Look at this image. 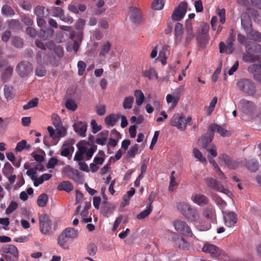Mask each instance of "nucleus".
Returning a JSON list of instances; mask_svg holds the SVG:
<instances>
[{"label":"nucleus","mask_w":261,"mask_h":261,"mask_svg":"<svg viewBox=\"0 0 261 261\" xmlns=\"http://www.w3.org/2000/svg\"><path fill=\"white\" fill-rule=\"evenodd\" d=\"M246 53L242 58L244 62L254 63L259 60L261 56V45L257 43L247 42L245 44Z\"/></svg>","instance_id":"1"},{"label":"nucleus","mask_w":261,"mask_h":261,"mask_svg":"<svg viewBox=\"0 0 261 261\" xmlns=\"http://www.w3.org/2000/svg\"><path fill=\"white\" fill-rule=\"evenodd\" d=\"M79 232L72 227H67L59 235L57 239L59 246L65 250L69 249V245L72 240L77 238Z\"/></svg>","instance_id":"2"},{"label":"nucleus","mask_w":261,"mask_h":261,"mask_svg":"<svg viewBox=\"0 0 261 261\" xmlns=\"http://www.w3.org/2000/svg\"><path fill=\"white\" fill-rule=\"evenodd\" d=\"M240 90L250 96L256 92V86L254 82L247 79H241L237 83Z\"/></svg>","instance_id":"3"},{"label":"nucleus","mask_w":261,"mask_h":261,"mask_svg":"<svg viewBox=\"0 0 261 261\" xmlns=\"http://www.w3.org/2000/svg\"><path fill=\"white\" fill-rule=\"evenodd\" d=\"M209 30L210 26L206 23L202 24L199 27L196 39L201 47H205L208 43L210 39Z\"/></svg>","instance_id":"4"},{"label":"nucleus","mask_w":261,"mask_h":261,"mask_svg":"<svg viewBox=\"0 0 261 261\" xmlns=\"http://www.w3.org/2000/svg\"><path fill=\"white\" fill-rule=\"evenodd\" d=\"M202 252L206 254H209L212 257L218 258L221 255H225L224 251L218 246L206 242L204 244L202 248Z\"/></svg>","instance_id":"5"},{"label":"nucleus","mask_w":261,"mask_h":261,"mask_svg":"<svg viewBox=\"0 0 261 261\" xmlns=\"http://www.w3.org/2000/svg\"><path fill=\"white\" fill-rule=\"evenodd\" d=\"M39 223L40 232L47 235L51 230V221L46 214H42L39 217Z\"/></svg>","instance_id":"6"},{"label":"nucleus","mask_w":261,"mask_h":261,"mask_svg":"<svg viewBox=\"0 0 261 261\" xmlns=\"http://www.w3.org/2000/svg\"><path fill=\"white\" fill-rule=\"evenodd\" d=\"M32 64L27 61L19 62L16 68L17 74L21 77H27L33 71Z\"/></svg>","instance_id":"7"},{"label":"nucleus","mask_w":261,"mask_h":261,"mask_svg":"<svg viewBox=\"0 0 261 261\" xmlns=\"http://www.w3.org/2000/svg\"><path fill=\"white\" fill-rule=\"evenodd\" d=\"M173 225L175 229L178 233L182 235L188 236L191 237L193 236V234L190 227L186 222L181 220H176L174 221Z\"/></svg>","instance_id":"8"},{"label":"nucleus","mask_w":261,"mask_h":261,"mask_svg":"<svg viewBox=\"0 0 261 261\" xmlns=\"http://www.w3.org/2000/svg\"><path fill=\"white\" fill-rule=\"evenodd\" d=\"M187 2H181L172 14V19L175 21H179L182 19L187 12Z\"/></svg>","instance_id":"9"},{"label":"nucleus","mask_w":261,"mask_h":261,"mask_svg":"<svg viewBox=\"0 0 261 261\" xmlns=\"http://www.w3.org/2000/svg\"><path fill=\"white\" fill-rule=\"evenodd\" d=\"M204 180L207 186L213 190L224 194H227L228 192V190L224 188L222 184L212 177L205 178Z\"/></svg>","instance_id":"10"},{"label":"nucleus","mask_w":261,"mask_h":261,"mask_svg":"<svg viewBox=\"0 0 261 261\" xmlns=\"http://www.w3.org/2000/svg\"><path fill=\"white\" fill-rule=\"evenodd\" d=\"M184 119V116L174 114L170 120V124L171 126H175L182 131L186 128V123H185Z\"/></svg>","instance_id":"11"},{"label":"nucleus","mask_w":261,"mask_h":261,"mask_svg":"<svg viewBox=\"0 0 261 261\" xmlns=\"http://www.w3.org/2000/svg\"><path fill=\"white\" fill-rule=\"evenodd\" d=\"M239 107L243 113L247 115L251 114L255 109L253 102L245 99L240 100Z\"/></svg>","instance_id":"12"},{"label":"nucleus","mask_w":261,"mask_h":261,"mask_svg":"<svg viewBox=\"0 0 261 261\" xmlns=\"http://www.w3.org/2000/svg\"><path fill=\"white\" fill-rule=\"evenodd\" d=\"M115 205L107 201H103L101 204L100 213L105 217L108 218L115 211Z\"/></svg>","instance_id":"13"},{"label":"nucleus","mask_w":261,"mask_h":261,"mask_svg":"<svg viewBox=\"0 0 261 261\" xmlns=\"http://www.w3.org/2000/svg\"><path fill=\"white\" fill-rule=\"evenodd\" d=\"M55 130L51 126H48L47 129L50 137L54 140L58 139L66 135L67 130L64 127L56 128Z\"/></svg>","instance_id":"14"},{"label":"nucleus","mask_w":261,"mask_h":261,"mask_svg":"<svg viewBox=\"0 0 261 261\" xmlns=\"http://www.w3.org/2000/svg\"><path fill=\"white\" fill-rule=\"evenodd\" d=\"M213 135L212 133L207 130V132L204 135L200 137L198 141V145L203 149H206L213 139Z\"/></svg>","instance_id":"15"},{"label":"nucleus","mask_w":261,"mask_h":261,"mask_svg":"<svg viewBox=\"0 0 261 261\" xmlns=\"http://www.w3.org/2000/svg\"><path fill=\"white\" fill-rule=\"evenodd\" d=\"M249 72L253 74V78L261 83V61L259 64H253L248 67Z\"/></svg>","instance_id":"16"},{"label":"nucleus","mask_w":261,"mask_h":261,"mask_svg":"<svg viewBox=\"0 0 261 261\" xmlns=\"http://www.w3.org/2000/svg\"><path fill=\"white\" fill-rule=\"evenodd\" d=\"M191 199L193 202L200 206L206 205L209 202L208 198L200 193L193 194L191 197Z\"/></svg>","instance_id":"17"},{"label":"nucleus","mask_w":261,"mask_h":261,"mask_svg":"<svg viewBox=\"0 0 261 261\" xmlns=\"http://www.w3.org/2000/svg\"><path fill=\"white\" fill-rule=\"evenodd\" d=\"M183 33V25L179 22H177L175 25L174 30V39L175 44H177L181 42Z\"/></svg>","instance_id":"18"},{"label":"nucleus","mask_w":261,"mask_h":261,"mask_svg":"<svg viewBox=\"0 0 261 261\" xmlns=\"http://www.w3.org/2000/svg\"><path fill=\"white\" fill-rule=\"evenodd\" d=\"M208 130L209 132H210V133H212L213 137L214 136V133L215 131H216L223 137H227L230 135V133L229 131H227L223 127L215 123H212L210 124Z\"/></svg>","instance_id":"19"},{"label":"nucleus","mask_w":261,"mask_h":261,"mask_svg":"<svg viewBox=\"0 0 261 261\" xmlns=\"http://www.w3.org/2000/svg\"><path fill=\"white\" fill-rule=\"evenodd\" d=\"M186 37L185 45L188 46L191 41L194 38L195 35L193 32L192 23L190 21L187 20L186 22Z\"/></svg>","instance_id":"20"},{"label":"nucleus","mask_w":261,"mask_h":261,"mask_svg":"<svg viewBox=\"0 0 261 261\" xmlns=\"http://www.w3.org/2000/svg\"><path fill=\"white\" fill-rule=\"evenodd\" d=\"M173 241L176 247L182 250H188L190 247L189 243L180 236L173 237Z\"/></svg>","instance_id":"21"},{"label":"nucleus","mask_w":261,"mask_h":261,"mask_svg":"<svg viewBox=\"0 0 261 261\" xmlns=\"http://www.w3.org/2000/svg\"><path fill=\"white\" fill-rule=\"evenodd\" d=\"M224 218L225 224L228 227H231L237 223V215L234 212H226L224 215Z\"/></svg>","instance_id":"22"},{"label":"nucleus","mask_w":261,"mask_h":261,"mask_svg":"<svg viewBox=\"0 0 261 261\" xmlns=\"http://www.w3.org/2000/svg\"><path fill=\"white\" fill-rule=\"evenodd\" d=\"M2 251L4 253L10 254L13 257L18 258V251L17 247L14 245L6 244L2 247Z\"/></svg>","instance_id":"23"},{"label":"nucleus","mask_w":261,"mask_h":261,"mask_svg":"<svg viewBox=\"0 0 261 261\" xmlns=\"http://www.w3.org/2000/svg\"><path fill=\"white\" fill-rule=\"evenodd\" d=\"M219 159L223 161L225 165L230 169H235L238 166V162L232 160L230 157L226 154H220L219 156Z\"/></svg>","instance_id":"24"},{"label":"nucleus","mask_w":261,"mask_h":261,"mask_svg":"<svg viewBox=\"0 0 261 261\" xmlns=\"http://www.w3.org/2000/svg\"><path fill=\"white\" fill-rule=\"evenodd\" d=\"M202 215L204 218L210 221L216 219V215L214 208L212 206H207L203 209Z\"/></svg>","instance_id":"25"},{"label":"nucleus","mask_w":261,"mask_h":261,"mask_svg":"<svg viewBox=\"0 0 261 261\" xmlns=\"http://www.w3.org/2000/svg\"><path fill=\"white\" fill-rule=\"evenodd\" d=\"M184 216L188 219L191 220L194 223L198 220L199 214L198 210L194 207L191 206L187 211V212L185 214Z\"/></svg>","instance_id":"26"},{"label":"nucleus","mask_w":261,"mask_h":261,"mask_svg":"<svg viewBox=\"0 0 261 261\" xmlns=\"http://www.w3.org/2000/svg\"><path fill=\"white\" fill-rule=\"evenodd\" d=\"M241 18L242 26L246 33L251 29V20L249 15L245 12L242 14Z\"/></svg>","instance_id":"27"},{"label":"nucleus","mask_w":261,"mask_h":261,"mask_svg":"<svg viewBox=\"0 0 261 261\" xmlns=\"http://www.w3.org/2000/svg\"><path fill=\"white\" fill-rule=\"evenodd\" d=\"M54 33V30L51 28H43L40 30L38 37L43 40H46L50 38Z\"/></svg>","instance_id":"28"},{"label":"nucleus","mask_w":261,"mask_h":261,"mask_svg":"<svg viewBox=\"0 0 261 261\" xmlns=\"http://www.w3.org/2000/svg\"><path fill=\"white\" fill-rule=\"evenodd\" d=\"M87 126V124L82 121H77L73 125L74 130L83 137L86 135Z\"/></svg>","instance_id":"29"},{"label":"nucleus","mask_w":261,"mask_h":261,"mask_svg":"<svg viewBox=\"0 0 261 261\" xmlns=\"http://www.w3.org/2000/svg\"><path fill=\"white\" fill-rule=\"evenodd\" d=\"M130 19L135 23H139L142 21V17L139 9L131 7L130 9Z\"/></svg>","instance_id":"30"},{"label":"nucleus","mask_w":261,"mask_h":261,"mask_svg":"<svg viewBox=\"0 0 261 261\" xmlns=\"http://www.w3.org/2000/svg\"><path fill=\"white\" fill-rule=\"evenodd\" d=\"M74 141L73 140L66 141L61 148V155L63 156L68 157L70 155V148H73L72 145Z\"/></svg>","instance_id":"31"},{"label":"nucleus","mask_w":261,"mask_h":261,"mask_svg":"<svg viewBox=\"0 0 261 261\" xmlns=\"http://www.w3.org/2000/svg\"><path fill=\"white\" fill-rule=\"evenodd\" d=\"M211 222L208 220H201L200 221H196L194 223V225L196 228L200 231H206L211 228Z\"/></svg>","instance_id":"32"},{"label":"nucleus","mask_w":261,"mask_h":261,"mask_svg":"<svg viewBox=\"0 0 261 261\" xmlns=\"http://www.w3.org/2000/svg\"><path fill=\"white\" fill-rule=\"evenodd\" d=\"M120 118L119 114H111L108 115L105 119V123L110 126H113Z\"/></svg>","instance_id":"33"},{"label":"nucleus","mask_w":261,"mask_h":261,"mask_svg":"<svg viewBox=\"0 0 261 261\" xmlns=\"http://www.w3.org/2000/svg\"><path fill=\"white\" fill-rule=\"evenodd\" d=\"M246 33L249 39L257 42L261 41V33L259 32L251 29Z\"/></svg>","instance_id":"34"},{"label":"nucleus","mask_w":261,"mask_h":261,"mask_svg":"<svg viewBox=\"0 0 261 261\" xmlns=\"http://www.w3.org/2000/svg\"><path fill=\"white\" fill-rule=\"evenodd\" d=\"M247 169L251 172H256L259 167L258 162L254 159L248 160L246 163Z\"/></svg>","instance_id":"35"},{"label":"nucleus","mask_w":261,"mask_h":261,"mask_svg":"<svg viewBox=\"0 0 261 261\" xmlns=\"http://www.w3.org/2000/svg\"><path fill=\"white\" fill-rule=\"evenodd\" d=\"M111 46L112 44L109 41H107L103 42L99 53V56L100 58H105L106 55L110 52Z\"/></svg>","instance_id":"36"},{"label":"nucleus","mask_w":261,"mask_h":261,"mask_svg":"<svg viewBox=\"0 0 261 261\" xmlns=\"http://www.w3.org/2000/svg\"><path fill=\"white\" fill-rule=\"evenodd\" d=\"M46 11L48 13H50L52 16L59 17V18L64 11L62 8L59 7H52L50 9L47 8Z\"/></svg>","instance_id":"37"},{"label":"nucleus","mask_w":261,"mask_h":261,"mask_svg":"<svg viewBox=\"0 0 261 261\" xmlns=\"http://www.w3.org/2000/svg\"><path fill=\"white\" fill-rule=\"evenodd\" d=\"M57 188L59 191H65L68 193L73 189V187L69 181H63L58 185Z\"/></svg>","instance_id":"38"},{"label":"nucleus","mask_w":261,"mask_h":261,"mask_svg":"<svg viewBox=\"0 0 261 261\" xmlns=\"http://www.w3.org/2000/svg\"><path fill=\"white\" fill-rule=\"evenodd\" d=\"M142 74L144 77H147L149 80H152L153 77L156 80H158L159 78L158 73L153 68H150L148 70H143Z\"/></svg>","instance_id":"39"},{"label":"nucleus","mask_w":261,"mask_h":261,"mask_svg":"<svg viewBox=\"0 0 261 261\" xmlns=\"http://www.w3.org/2000/svg\"><path fill=\"white\" fill-rule=\"evenodd\" d=\"M2 14L7 17H11L15 14V12L10 6L5 4L2 8Z\"/></svg>","instance_id":"40"},{"label":"nucleus","mask_w":261,"mask_h":261,"mask_svg":"<svg viewBox=\"0 0 261 261\" xmlns=\"http://www.w3.org/2000/svg\"><path fill=\"white\" fill-rule=\"evenodd\" d=\"M4 95L7 100H10L13 98L14 89L12 86L5 85L4 88Z\"/></svg>","instance_id":"41"},{"label":"nucleus","mask_w":261,"mask_h":261,"mask_svg":"<svg viewBox=\"0 0 261 261\" xmlns=\"http://www.w3.org/2000/svg\"><path fill=\"white\" fill-rule=\"evenodd\" d=\"M235 41V35L232 33L229 34L228 38L226 41V44L227 46V49L229 50L228 54H231L234 48L233 47V42Z\"/></svg>","instance_id":"42"},{"label":"nucleus","mask_w":261,"mask_h":261,"mask_svg":"<svg viewBox=\"0 0 261 261\" xmlns=\"http://www.w3.org/2000/svg\"><path fill=\"white\" fill-rule=\"evenodd\" d=\"M134 96L136 97V102L137 106H141L144 100V95L142 91L136 90L134 92Z\"/></svg>","instance_id":"43"},{"label":"nucleus","mask_w":261,"mask_h":261,"mask_svg":"<svg viewBox=\"0 0 261 261\" xmlns=\"http://www.w3.org/2000/svg\"><path fill=\"white\" fill-rule=\"evenodd\" d=\"M152 211V206L151 204H148L146 209L141 212L137 216L138 219H143L147 217Z\"/></svg>","instance_id":"44"},{"label":"nucleus","mask_w":261,"mask_h":261,"mask_svg":"<svg viewBox=\"0 0 261 261\" xmlns=\"http://www.w3.org/2000/svg\"><path fill=\"white\" fill-rule=\"evenodd\" d=\"M11 43L13 46L17 48H22L23 45L22 39L17 36H13L12 38Z\"/></svg>","instance_id":"45"},{"label":"nucleus","mask_w":261,"mask_h":261,"mask_svg":"<svg viewBox=\"0 0 261 261\" xmlns=\"http://www.w3.org/2000/svg\"><path fill=\"white\" fill-rule=\"evenodd\" d=\"M48 197L46 194H41L37 199V204L40 207H44L47 204Z\"/></svg>","instance_id":"46"},{"label":"nucleus","mask_w":261,"mask_h":261,"mask_svg":"<svg viewBox=\"0 0 261 261\" xmlns=\"http://www.w3.org/2000/svg\"><path fill=\"white\" fill-rule=\"evenodd\" d=\"M2 171L5 176H8L13 173L14 168L9 162H7L5 164Z\"/></svg>","instance_id":"47"},{"label":"nucleus","mask_w":261,"mask_h":261,"mask_svg":"<svg viewBox=\"0 0 261 261\" xmlns=\"http://www.w3.org/2000/svg\"><path fill=\"white\" fill-rule=\"evenodd\" d=\"M193 153L194 156L201 163L203 164H206V160L205 157L202 155V153L196 148H194L193 150Z\"/></svg>","instance_id":"48"},{"label":"nucleus","mask_w":261,"mask_h":261,"mask_svg":"<svg viewBox=\"0 0 261 261\" xmlns=\"http://www.w3.org/2000/svg\"><path fill=\"white\" fill-rule=\"evenodd\" d=\"M8 27L12 30H17L20 26V22L16 19H11L7 21Z\"/></svg>","instance_id":"49"},{"label":"nucleus","mask_w":261,"mask_h":261,"mask_svg":"<svg viewBox=\"0 0 261 261\" xmlns=\"http://www.w3.org/2000/svg\"><path fill=\"white\" fill-rule=\"evenodd\" d=\"M13 69L11 67H8L2 74V79L4 82H6L12 75Z\"/></svg>","instance_id":"50"},{"label":"nucleus","mask_w":261,"mask_h":261,"mask_svg":"<svg viewBox=\"0 0 261 261\" xmlns=\"http://www.w3.org/2000/svg\"><path fill=\"white\" fill-rule=\"evenodd\" d=\"M30 147V145H27V141L25 140H22L21 141L18 142L15 148L16 152H20L25 148L29 149Z\"/></svg>","instance_id":"51"},{"label":"nucleus","mask_w":261,"mask_h":261,"mask_svg":"<svg viewBox=\"0 0 261 261\" xmlns=\"http://www.w3.org/2000/svg\"><path fill=\"white\" fill-rule=\"evenodd\" d=\"M139 150V145L137 144H135L133 146L130 147L129 150L127 152V158H134L135 155L138 152Z\"/></svg>","instance_id":"52"},{"label":"nucleus","mask_w":261,"mask_h":261,"mask_svg":"<svg viewBox=\"0 0 261 261\" xmlns=\"http://www.w3.org/2000/svg\"><path fill=\"white\" fill-rule=\"evenodd\" d=\"M191 205L185 202H179L177 204L178 210L184 216L187 211L190 208Z\"/></svg>","instance_id":"53"},{"label":"nucleus","mask_w":261,"mask_h":261,"mask_svg":"<svg viewBox=\"0 0 261 261\" xmlns=\"http://www.w3.org/2000/svg\"><path fill=\"white\" fill-rule=\"evenodd\" d=\"M134 98L133 96H128L125 98L123 102V107L125 109H130L132 108Z\"/></svg>","instance_id":"54"},{"label":"nucleus","mask_w":261,"mask_h":261,"mask_svg":"<svg viewBox=\"0 0 261 261\" xmlns=\"http://www.w3.org/2000/svg\"><path fill=\"white\" fill-rule=\"evenodd\" d=\"M51 120L53 125L56 128L61 127L62 121L60 117L56 114H53L51 115Z\"/></svg>","instance_id":"55"},{"label":"nucleus","mask_w":261,"mask_h":261,"mask_svg":"<svg viewBox=\"0 0 261 261\" xmlns=\"http://www.w3.org/2000/svg\"><path fill=\"white\" fill-rule=\"evenodd\" d=\"M65 107L67 109L72 111H75L77 108V105L74 100L72 99H68L66 100Z\"/></svg>","instance_id":"56"},{"label":"nucleus","mask_w":261,"mask_h":261,"mask_svg":"<svg viewBox=\"0 0 261 261\" xmlns=\"http://www.w3.org/2000/svg\"><path fill=\"white\" fill-rule=\"evenodd\" d=\"M165 0H154L152 4V8L154 10H159L163 8Z\"/></svg>","instance_id":"57"},{"label":"nucleus","mask_w":261,"mask_h":261,"mask_svg":"<svg viewBox=\"0 0 261 261\" xmlns=\"http://www.w3.org/2000/svg\"><path fill=\"white\" fill-rule=\"evenodd\" d=\"M38 105V99L37 98H34L30 100L27 104L23 106L24 110H28L29 109L35 108Z\"/></svg>","instance_id":"58"},{"label":"nucleus","mask_w":261,"mask_h":261,"mask_svg":"<svg viewBox=\"0 0 261 261\" xmlns=\"http://www.w3.org/2000/svg\"><path fill=\"white\" fill-rule=\"evenodd\" d=\"M179 97L177 96H172L170 94H168L166 96V100L168 103H172V107H174L178 101H179Z\"/></svg>","instance_id":"59"},{"label":"nucleus","mask_w":261,"mask_h":261,"mask_svg":"<svg viewBox=\"0 0 261 261\" xmlns=\"http://www.w3.org/2000/svg\"><path fill=\"white\" fill-rule=\"evenodd\" d=\"M104 4H105V2L103 1V0H98L97 2V3L96 4V6H97V7L98 9L95 11V14L100 15V14L103 13L105 11V10H106L105 9L101 8L104 6Z\"/></svg>","instance_id":"60"},{"label":"nucleus","mask_w":261,"mask_h":261,"mask_svg":"<svg viewBox=\"0 0 261 261\" xmlns=\"http://www.w3.org/2000/svg\"><path fill=\"white\" fill-rule=\"evenodd\" d=\"M87 252L90 256H93L97 251V246L94 243L89 244L87 248Z\"/></svg>","instance_id":"61"},{"label":"nucleus","mask_w":261,"mask_h":261,"mask_svg":"<svg viewBox=\"0 0 261 261\" xmlns=\"http://www.w3.org/2000/svg\"><path fill=\"white\" fill-rule=\"evenodd\" d=\"M45 7L42 6H37L34 9V13L37 17H44V11Z\"/></svg>","instance_id":"62"},{"label":"nucleus","mask_w":261,"mask_h":261,"mask_svg":"<svg viewBox=\"0 0 261 261\" xmlns=\"http://www.w3.org/2000/svg\"><path fill=\"white\" fill-rule=\"evenodd\" d=\"M18 207L17 203L15 201H11L9 204L8 207L6 210V213L10 214L17 209Z\"/></svg>","instance_id":"63"},{"label":"nucleus","mask_w":261,"mask_h":261,"mask_svg":"<svg viewBox=\"0 0 261 261\" xmlns=\"http://www.w3.org/2000/svg\"><path fill=\"white\" fill-rule=\"evenodd\" d=\"M78 74L79 75H82L86 68V63L83 61H80L77 63Z\"/></svg>","instance_id":"64"}]
</instances>
